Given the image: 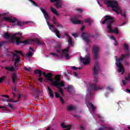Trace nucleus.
Masks as SVG:
<instances>
[{
	"label": "nucleus",
	"instance_id": "1",
	"mask_svg": "<svg viewBox=\"0 0 130 130\" xmlns=\"http://www.w3.org/2000/svg\"><path fill=\"white\" fill-rule=\"evenodd\" d=\"M105 19L104 21L102 22V24L104 25L105 23L107 22V26L108 29V31L109 33H115V34H119L118 32V28L115 27L114 29H112V25L113 24L115 20L114 19V17H112L109 15H106L104 17Z\"/></svg>",
	"mask_w": 130,
	"mask_h": 130
},
{
	"label": "nucleus",
	"instance_id": "2",
	"mask_svg": "<svg viewBox=\"0 0 130 130\" xmlns=\"http://www.w3.org/2000/svg\"><path fill=\"white\" fill-rule=\"evenodd\" d=\"M104 4L106 5H108L107 7L108 8H112L113 9V11L114 12H115L116 14H120L121 16H122L124 19L126 18V16L125 15V12H124L123 13H121V9H120V8L119 6H118V4H117V2L116 1H108L106 0L104 1Z\"/></svg>",
	"mask_w": 130,
	"mask_h": 130
},
{
	"label": "nucleus",
	"instance_id": "3",
	"mask_svg": "<svg viewBox=\"0 0 130 130\" xmlns=\"http://www.w3.org/2000/svg\"><path fill=\"white\" fill-rule=\"evenodd\" d=\"M36 43L38 45H43L44 43L43 42L40 41V40L37 38L32 39L31 40H25V41L22 42L21 41V38H16V44L18 45L20 43H23L25 45L27 44H32V43Z\"/></svg>",
	"mask_w": 130,
	"mask_h": 130
},
{
	"label": "nucleus",
	"instance_id": "4",
	"mask_svg": "<svg viewBox=\"0 0 130 130\" xmlns=\"http://www.w3.org/2000/svg\"><path fill=\"white\" fill-rule=\"evenodd\" d=\"M126 56H129V55L128 54H122L121 56L119 58L117 56H115V59L116 60V65L119 68L118 72H119V73H121L122 72L121 75H123L125 72L124 69H123V66L121 64V61H122L123 58H125Z\"/></svg>",
	"mask_w": 130,
	"mask_h": 130
},
{
	"label": "nucleus",
	"instance_id": "5",
	"mask_svg": "<svg viewBox=\"0 0 130 130\" xmlns=\"http://www.w3.org/2000/svg\"><path fill=\"white\" fill-rule=\"evenodd\" d=\"M3 20H6V21H8V22H10V23H12V24L17 23V26H18V27H20V28H22V27H23L24 25H25V24H28V23H29L28 21L24 22L23 21L18 20L17 18H11L10 17H3Z\"/></svg>",
	"mask_w": 130,
	"mask_h": 130
},
{
	"label": "nucleus",
	"instance_id": "6",
	"mask_svg": "<svg viewBox=\"0 0 130 130\" xmlns=\"http://www.w3.org/2000/svg\"><path fill=\"white\" fill-rule=\"evenodd\" d=\"M99 63L98 61H96L94 63V66L93 68V76H94V80L93 82L95 83L98 82V78L97 77V74H98V72H99Z\"/></svg>",
	"mask_w": 130,
	"mask_h": 130
},
{
	"label": "nucleus",
	"instance_id": "7",
	"mask_svg": "<svg viewBox=\"0 0 130 130\" xmlns=\"http://www.w3.org/2000/svg\"><path fill=\"white\" fill-rule=\"evenodd\" d=\"M47 24L51 31L53 33H55L56 36L58 38H60V32L54 28V26L52 24H50L48 21H47Z\"/></svg>",
	"mask_w": 130,
	"mask_h": 130
},
{
	"label": "nucleus",
	"instance_id": "8",
	"mask_svg": "<svg viewBox=\"0 0 130 130\" xmlns=\"http://www.w3.org/2000/svg\"><path fill=\"white\" fill-rule=\"evenodd\" d=\"M100 49V48H99V46H96L95 45H94L93 47H92V50L93 53V57L95 60L98 59V53L99 52Z\"/></svg>",
	"mask_w": 130,
	"mask_h": 130
},
{
	"label": "nucleus",
	"instance_id": "9",
	"mask_svg": "<svg viewBox=\"0 0 130 130\" xmlns=\"http://www.w3.org/2000/svg\"><path fill=\"white\" fill-rule=\"evenodd\" d=\"M81 37L82 39H83L84 41L86 42V43L91 42V40L89 39V38L91 37V34L89 33L83 32L81 35Z\"/></svg>",
	"mask_w": 130,
	"mask_h": 130
},
{
	"label": "nucleus",
	"instance_id": "10",
	"mask_svg": "<svg viewBox=\"0 0 130 130\" xmlns=\"http://www.w3.org/2000/svg\"><path fill=\"white\" fill-rule=\"evenodd\" d=\"M89 87L91 90H93L94 91H98V90H102L103 89V86L101 85L98 86L96 83H91Z\"/></svg>",
	"mask_w": 130,
	"mask_h": 130
},
{
	"label": "nucleus",
	"instance_id": "11",
	"mask_svg": "<svg viewBox=\"0 0 130 130\" xmlns=\"http://www.w3.org/2000/svg\"><path fill=\"white\" fill-rule=\"evenodd\" d=\"M43 75L46 79L47 81H50V82H52V83H53V82H54V80H53V79L52 78V76H53V74H52V73H48L46 74L45 72H44L43 73Z\"/></svg>",
	"mask_w": 130,
	"mask_h": 130
},
{
	"label": "nucleus",
	"instance_id": "12",
	"mask_svg": "<svg viewBox=\"0 0 130 130\" xmlns=\"http://www.w3.org/2000/svg\"><path fill=\"white\" fill-rule=\"evenodd\" d=\"M80 60L83 62L84 66L89 64L90 63V56L86 55L84 58L80 57Z\"/></svg>",
	"mask_w": 130,
	"mask_h": 130
},
{
	"label": "nucleus",
	"instance_id": "13",
	"mask_svg": "<svg viewBox=\"0 0 130 130\" xmlns=\"http://www.w3.org/2000/svg\"><path fill=\"white\" fill-rule=\"evenodd\" d=\"M51 3H55L54 4L55 7L57 9H59V8H61V4H62V2H61V0H50Z\"/></svg>",
	"mask_w": 130,
	"mask_h": 130
},
{
	"label": "nucleus",
	"instance_id": "14",
	"mask_svg": "<svg viewBox=\"0 0 130 130\" xmlns=\"http://www.w3.org/2000/svg\"><path fill=\"white\" fill-rule=\"evenodd\" d=\"M13 59L15 60L14 67H17V63L20 62V56L17 55V54L13 52L12 53Z\"/></svg>",
	"mask_w": 130,
	"mask_h": 130
},
{
	"label": "nucleus",
	"instance_id": "15",
	"mask_svg": "<svg viewBox=\"0 0 130 130\" xmlns=\"http://www.w3.org/2000/svg\"><path fill=\"white\" fill-rule=\"evenodd\" d=\"M52 85L55 87H57L58 88H60V87H64V83L61 81L60 82H57V81H53Z\"/></svg>",
	"mask_w": 130,
	"mask_h": 130
},
{
	"label": "nucleus",
	"instance_id": "16",
	"mask_svg": "<svg viewBox=\"0 0 130 130\" xmlns=\"http://www.w3.org/2000/svg\"><path fill=\"white\" fill-rule=\"evenodd\" d=\"M40 10L41 12L43 13L44 15V17L45 19L47 21V20H49L50 19V16H49V14L46 12L45 9H43L42 7H40Z\"/></svg>",
	"mask_w": 130,
	"mask_h": 130
},
{
	"label": "nucleus",
	"instance_id": "17",
	"mask_svg": "<svg viewBox=\"0 0 130 130\" xmlns=\"http://www.w3.org/2000/svg\"><path fill=\"white\" fill-rule=\"evenodd\" d=\"M69 49H70V46H69L67 48L64 49L62 51V53H63L64 54H66L65 55L66 59H69V58H70V55H69Z\"/></svg>",
	"mask_w": 130,
	"mask_h": 130
},
{
	"label": "nucleus",
	"instance_id": "18",
	"mask_svg": "<svg viewBox=\"0 0 130 130\" xmlns=\"http://www.w3.org/2000/svg\"><path fill=\"white\" fill-rule=\"evenodd\" d=\"M16 35H18L19 36H22V33L21 32H17L16 34L13 35V36H10V39L11 40H14L15 39L16 41H17V39L16 38H20V37H16Z\"/></svg>",
	"mask_w": 130,
	"mask_h": 130
},
{
	"label": "nucleus",
	"instance_id": "19",
	"mask_svg": "<svg viewBox=\"0 0 130 130\" xmlns=\"http://www.w3.org/2000/svg\"><path fill=\"white\" fill-rule=\"evenodd\" d=\"M12 82L14 85H16L17 83H16V81L18 80V77H17V74L15 73H13L12 75Z\"/></svg>",
	"mask_w": 130,
	"mask_h": 130
},
{
	"label": "nucleus",
	"instance_id": "20",
	"mask_svg": "<svg viewBox=\"0 0 130 130\" xmlns=\"http://www.w3.org/2000/svg\"><path fill=\"white\" fill-rule=\"evenodd\" d=\"M55 95L56 98H60V101L61 102V104H64V100H63V99L61 96H60V95L59 94L58 92H55Z\"/></svg>",
	"mask_w": 130,
	"mask_h": 130
},
{
	"label": "nucleus",
	"instance_id": "21",
	"mask_svg": "<svg viewBox=\"0 0 130 130\" xmlns=\"http://www.w3.org/2000/svg\"><path fill=\"white\" fill-rule=\"evenodd\" d=\"M2 69H4L5 70H6V71H9V72L15 71V68H14V66H11V67H4Z\"/></svg>",
	"mask_w": 130,
	"mask_h": 130
},
{
	"label": "nucleus",
	"instance_id": "22",
	"mask_svg": "<svg viewBox=\"0 0 130 130\" xmlns=\"http://www.w3.org/2000/svg\"><path fill=\"white\" fill-rule=\"evenodd\" d=\"M54 48L57 53H61V48L60 47V45H57L54 47Z\"/></svg>",
	"mask_w": 130,
	"mask_h": 130
},
{
	"label": "nucleus",
	"instance_id": "23",
	"mask_svg": "<svg viewBox=\"0 0 130 130\" xmlns=\"http://www.w3.org/2000/svg\"><path fill=\"white\" fill-rule=\"evenodd\" d=\"M48 90L49 92V95H50V97L53 99L54 97V94H53V91L51 88H50V86H48Z\"/></svg>",
	"mask_w": 130,
	"mask_h": 130
},
{
	"label": "nucleus",
	"instance_id": "24",
	"mask_svg": "<svg viewBox=\"0 0 130 130\" xmlns=\"http://www.w3.org/2000/svg\"><path fill=\"white\" fill-rule=\"evenodd\" d=\"M61 127H63V128H67L68 130H70L71 129V126H72L71 124H69L68 125H66L64 123H61Z\"/></svg>",
	"mask_w": 130,
	"mask_h": 130
},
{
	"label": "nucleus",
	"instance_id": "25",
	"mask_svg": "<svg viewBox=\"0 0 130 130\" xmlns=\"http://www.w3.org/2000/svg\"><path fill=\"white\" fill-rule=\"evenodd\" d=\"M71 21L73 24H83V21L79 20L72 19Z\"/></svg>",
	"mask_w": 130,
	"mask_h": 130
},
{
	"label": "nucleus",
	"instance_id": "26",
	"mask_svg": "<svg viewBox=\"0 0 130 130\" xmlns=\"http://www.w3.org/2000/svg\"><path fill=\"white\" fill-rule=\"evenodd\" d=\"M50 10L53 14L56 15V16H59V14H58V12H57V11L54 9V8H53L52 7H50Z\"/></svg>",
	"mask_w": 130,
	"mask_h": 130
},
{
	"label": "nucleus",
	"instance_id": "27",
	"mask_svg": "<svg viewBox=\"0 0 130 130\" xmlns=\"http://www.w3.org/2000/svg\"><path fill=\"white\" fill-rule=\"evenodd\" d=\"M5 39H10L11 38V35L9 34V32H5L3 36Z\"/></svg>",
	"mask_w": 130,
	"mask_h": 130
},
{
	"label": "nucleus",
	"instance_id": "28",
	"mask_svg": "<svg viewBox=\"0 0 130 130\" xmlns=\"http://www.w3.org/2000/svg\"><path fill=\"white\" fill-rule=\"evenodd\" d=\"M75 109H76V107H75V106H73L72 105L69 106L67 107L68 111H72V110H75Z\"/></svg>",
	"mask_w": 130,
	"mask_h": 130
},
{
	"label": "nucleus",
	"instance_id": "29",
	"mask_svg": "<svg viewBox=\"0 0 130 130\" xmlns=\"http://www.w3.org/2000/svg\"><path fill=\"white\" fill-rule=\"evenodd\" d=\"M0 109L1 111H10L9 109H7L6 106H0Z\"/></svg>",
	"mask_w": 130,
	"mask_h": 130
},
{
	"label": "nucleus",
	"instance_id": "30",
	"mask_svg": "<svg viewBox=\"0 0 130 130\" xmlns=\"http://www.w3.org/2000/svg\"><path fill=\"white\" fill-rule=\"evenodd\" d=\"M55 81H54V82H57V83H58V82L60 81V75H56L55 76Z\"/></svg>",
	"mask_w": 130,
	"mask_h": 130
},
{
	"label": "nucleus",
	"instance_id": "31",
	"mask_svg": "<svg viewBox=\"0 0 130 130\" xmlns=\"http://www.w3.org/2000/svg\"><path fill=\"white\" fill-rule=\"evenodd\" d=\"M72 88H73V86L69 85L67 87H64V89H65V90H68V92H69V93H70L71 92L70 90H71V89H72Z\"/></svg>",
	"mask_w": 130,
	"mask_h": 130
},
{
	"label": "nucleus",
	"instance_id": "32",
	"mask_svg": "<svg viewBox=\"0 0 130 130\" xmlns=\"http://www.w3.org/2000/svg\"><path fill=\"white\" fill-rule=\"evenodd\" d=\"M84 22L85 23H88L89 25H91L92 21L91 20V19H90V18H88L86 19H84Z\"/></svg>",
	"mask_w": 130,
	"mask_h": 130
},
{
	"label": "nucleus",
	"instance_id": "33",
	"mask_svg": "<svg viewBox=\"0 0 130 130\" xmlns=\"http://www.w3.org/2000/svg\"><path fill=\"white\" fill-rule=\"evenodd\" d=\"M52 22L54 23V25H56V24H58V22H57V20H56V18H55V17H53Z\"/></svg>",
	"mask_w": 130,
	"mask_h": 130
},
{
	"label": "nucleus",
	"instance_id": "34",
	"mask_svg": "<svg viewBox=\"0 0 130 130\" xmlns=\"http://www.w3.org/2000/svg\"><path fill=\"white\" fill-rule=\"evenodd\" d=\"M68 43L70 45H72L73 44V40L72 39V38H71V37H69L68 39Z\"/></svg>",
	"mask_w": 130,
	"mask_h": 130
},
{
	"label": "nucleus",
	"instance_id": "35",
	"mask_svg": "<svg viewBox=\"0 0 130 130\" xmlns=\"http://www.w3.org/2000/svg\"><path fill=\"white\" fill-rule=\"evenodd\" d=\"M123 47H124V49H125V50H126V51H128V50H129V48H128V46L126 44H124L123 45Z\"/></svg>",
	"mask_w": 130,
	"mask_h": 130
},
{
	"label": "nucleus",
	"instance_id": "36",
	"mask_svg": "<svg viewBox=\"0 0 130 130\" xmlns=\"http://www.w3.org/2000/svg\"><path fill=\"white\" fill-rule=\"evenodd\" d=\"M101 127H100L99 128V130H103L105 129V128H108V127L107 126H105L104 125L101 124Z\"/></svg>",
	"mask_w": 130,
	"mask_h": 130
},
{
	"label": "nucleus",
	"instance_id": "37",
	"mask_svg": "<svg viewBox=\"0 0 130 130\" xmlns=\"http://www.w3.org/2000/svg\"><path fill=\"white\" fill-rule=\"evenodd\" d=\"M58 90H59V92H60L61 96H64V94L63 93V90H62V89H61V88H59Z\"/></svg>",
	"mask_w": 130,
	"mask_h": 130
},
{
	"label": "nucleus",
	"instance_id": "38",
	"mask_svg": "<svg viewBox=\"0 0 130 130\" xmlns=\"http://www.w3.org/2000/svg\"><path fill=\"white\" fill-rule=\"evenodd\" d=\"M42 71H41V70H39V69H38V70H35V74H40V73H41Z\"/></svg>",
	"mask_w": 130,
	"mask_h": 130
},
{
	"label": "nucleus",
	"instance_id": "39",
	"mask_svg": "<svg viewBox=\"0 0 130 130\" xmlns=\"http://www.w3.org/2000/svg\"><path fill=\"white\" fill-rule=\"evenodd\" d=\"M50 54L54 57H58V55L56 53H50Z\"/></svg>",
	"mask_w": 130,
	"mask_h": 130
},
{
	"label": "nucleus",
	"instance_id": "40",
	"mask_svg": "<svg viewBox=\"0 0 130 130\" xmlns=\"http://www.w3.org/2000/svg\"><path fill=\"white\" fill-rule=\"evenodd\" d=\"M89 105L90 107H91L92 110H95V109H96V108L94 106V105L92 103H89Z\"/></svg>",
	"mask_w": 130,
	"mask_h": 130
},
{
	"label": "nucleus",
	"instance_id": "41",
	"mask_svg": "<svg viewBox=\"0 0 130 130\" xmlns=\"http://www.w3.org/2000/svg\"><path fill=\"white\" fill-rule=\"evenodd\" d=\"M71 68L72 70H74V71H77V70H81L80 68H77L75 66H72V67H71Z\"/></svg>",
	"mask_w": 130,
	"mask_h": 130
},
{
	"label": "nucleus",
	"instance_id": "42",
	"mask_svg": "<svg viewBox=\"0 0 130 130\" xmlns=\"http://www.w3.org/2000/svg\"><path fill=\"white\" fill-rule=\"evenodd\" d=\"M14 52H16L17 54H20V55H23V53L22 51H18V50H15Z\"/></svg>",
	"mask_w": 130,
	"mask_h": 130
},
{
	"label": "nucleus",
	"instance_id": "43",
	"mask_svg": "<svg viewBox=\"0 0 130 130\" xmlns=\"http://www.w3.org/2000/svg\"><path fill=\"white\" fill-rule=\"evenodd\" d=\"M24 69L25 71H26V72H31L30 68H27V67H24Z\"/></svg>",
	"mask_w": 130,
	"mask_h": 130
},
{
	"label": "nucleus",
	"instance_id": "44",
	"mask_svg": "<svg viewBox=\"0 0 130 130\" xmlns=\"http://www.w3.org/2000/svg\"><path fill=\"white\" fill-rule=\"evenodd\" d=\"M33 53H32V52L31 51H29L27 54H26V56H28V57H29V56H32V54Z\"/></svg>",
	"mask_w": 130,
	"mask_h": 130
},
{
	"label": "nucleus",
	"instance_id": "45",
	"mask_svg": "<svg viewBox=\"0 0 130 130\" xmlns=\"http://www.w3.org/2000/svg\"><path fill=\"white\" fill-rule=\"evenodd\" d=\"M88 93H87V95L89 96V97H92L93 96V93L92 92L88 90Z\"/></svg>",
	"mask_w": 130,
	"mask_h": 130
},
{
	"label": "nucleus",
	"instance_id": "46",
	"mask_svg": "<svg viewBox=\"0 0 130 130\" xmlns=\"http://www.w3.org/2000/svg\"><path fill=\"white\" fill-rule=\"evenodd\" d=\"M56 25H57L56 27L57 28H60V29L63 27L62 25L60 23H58V24H56Z\"/></svg>",
	"mask_w": 130,
	"mask_h": 130
},
{
	"label": "nucleus",
	"instance_id": "47",
	"mask_svg": "<svg viewBox=\"0 0 130 130\" xmlns=\"http://www.w3.org/2000/svg\"><path fill=\"white\" fill-rule=\"evenodd\" d=\"M76 11L79 13H83V9L82 8L76 9Z\"/></svg>",
	"mask_w": 130,
	"mask_h": 130
},
{
	"label": "nucleus",
	"instance_id": "48",
	"mask_svg": "<svg viewBox=\"0 0 130 130\" xmlns=\"http://www.w3.org/2000/svg\"><path fill=\"white\" fill-rule=\"evenodd\" d=\"M6 79V76H4L2 77H1L0 78V83H2V82H3V81H4V80H5Z\"/></svg>",
	"mask_w": 130,
	"mask_h": 130
},
{
	"label": "nucleus",
	"instance_id": "49",
	"mask_svg": "<svg viewBox=\"0 0 130 130\" xmlns=\"http://www.w3.org/2000/svg\"><path fill=\"white\" fill-rule=\"evenodd\" d=\"M8 106H9V107H10V108H11V109H13V108H14V106H13V105L8 103Z\"/></svg>",
	"mask_w": 130,
	"mask_h": 130
},
{
	"label": "nucleus",
	"instance_id": "50",
	"mask_svg": "<svg viewBox=\"0 0 130 130\" xmlns=\"http://www.w3.org/2000/svg\"><path fill=\"white\" fill-rule=\"evenodd\" d=\"M7 42L6 41H3V42H0V47H2V46H3L4 45V44H5V43H6Z\"/></svg>",
	"mask_w": 130,
	"mask_h": 130
},
{
	"label": "nucleus",
	"instance_id": "51",
	"mask_svg": "<svg viewBox=\"0 0 130 130\" xmlns=\"http://www.w3.org/2000/svg\"><path fill=\"white\" fill-rule=\"evenodd\" d=\"M2 97H5V98H8V99H10V96L8 95H2Z\"/></svg>",
	"mask_w": 130,
	"mask_h": 130
},
{
	"label": "nucleus",
	"instance_id": "52",
	"mask_svg": "<svg viewBox=\"0 0 130 130\" xmlns=\"http://www.w3.org/2000/svg\"><path fill=\"white\" fill-rule=\"evenodd\" d=\"M39 81L40 82V83H42V81H43V78L42 77H39L38 79Z\"/></svg>",
	"mask_w": 130,
	"mask_h": 130
},
{
	"label": "nucleus",
	"instance_id": "53",
	"mask_svg": "<svg viewBox=\"0 0 130 130\" xmlns=\"http://www.w3.org/2000/svg\"><path fill=\"white\" fill-rule=\"evenodd\" d=\"M129 79H130V77L128 75L127 76V77H125V80H126V81L129 80Z\"/></svg>",
	"mask_w": 130,
	"mask_h": 130
},
{
	"label": "nucleus",
	"instance_id": "54",
	"mask_svg": "<svg viewBox=\"0 0 130 130\" xmlns=\"http://www.w3.org/2000/svg\"><path fill=\"white\" fill-rule=\"evenodd\" d=\"M21 96H22V95H21V94H20V93H18V100L20 99Z\"/></svg>",
	"mask_w": 130,
	"mask_h": 130
},
{
	"label": "nucleus",
	"instance_id": "55",
	"mask_svg": "<svg viewBox=\"0 0 130 130\" xmlns=\"http://www.w3.org/2000/svg\"><path fill=\"white\" fill-rule=\"evenodd\" d=\"M12 90H13V91H15V92H17V87H14L12 88Z\"/></svg>",
	"mask_w": 130,
	"mask_h": 130
},
{
	"label": "nucleus",
	"instance_id": "56",
	"mask_svg": "<svg viewBox=\"0 0 130 130\" xmlns=\"http://www.w3.org/2000/svg\"><path fill=\"white\" fill-rule=\"evenodd\" d=\"M74 117H76V118H80L81 116L78 115H74Z\"/></svg>",
	"mask_w": 130,
	"mask_h": 130
},
{
	"label": "nucleus",
	"instance_id": "57",
	"mask_svg": "<svg viewBox=\"0 0 130 130\" xmlns=\"http://www.w3.org/2000/svg\"><path fill=\"white\" fill-rule=\"evenodd\" d=\"M122 82L123 83V85H126V82L124 80H122Z\"/></svg>",
	"mask_w": 130,
	"mask_h": 130
},
{
	"label": "nucleus",
	"instance_id": "58",
	"mask_svg": "<svg viewBox=\"0 0 130 130\" xmlns=\"http://www.w3.org/2000/svg\"><path fill=\"white\" fill-rule=\"evenodd\" d=\"M13 99H10V100H7V102H13Z\"/></svg>",
	"mask_w": 130,
	"mask_h": 130
},
{
	"label": "nucleus",
	"instance_id": "59",
	"mask_svg": "<svg viewBox=\"0 0 130 130\" xmlns=\"http://www.w3.org/2000/svg\"><path fill=\"white\" fill-rule=\"evenodd\" d=\"M85 25H83L81 28V31L84 30V29H85Z\"/></svg>",
	"mask_w": 130,
	"mask_h": 130
},
{
	"label": "nucleus",
	"instance_id": "60",
	"mask_svg": "<svg viewBox=\"0 0 130 130\" xmlns=\"http://www.w3.org/2000/svg\"><path fill=\"white\" fill-rule=\"evenodd\" d=\"M111 39H112V40H115H115H115V38H114V37H113V36L111 37Z\"/></svg>",
	"mask_w": 130,
	"mask_h": 130
},
{
	"label": "nucleus",
	"instance_id": "61",
	"mask_svg": "<svg viewBox=\"0 0 130 130\" xmlns=\"http://www.w3.org/2000/svg\"><path fill=\"white\" fill-rule=\"evenodd\" d=\"M42 71L41 72H40V73H39V78H41V76H42Z\"/></svg>",
	"mask_w": 130,
	"mask_h": 130
},
{
	"label": "nucleus",
	"instance_id": "62",
	"mask_svg": "<svg viewBox=\"0 0 130 130\" xmlns=\"http://www.w3.org/2000/svg\"><path fill=\"white\" fill-rule=\"evenodd\" d=\"M12 94L14 97H16L17 95L15 94V92H12Z\"/></svg>",
	"mask_w": 130,
	"mask_h": 130
},
{
	"label": "nucleus",
	"instance_id": "63",
	"mask_svg": "<svg viewBox=\"0 0 130 130\" xmlns=\"http://www.w3.org/2000/svg\"><path fill=\"white\" fill-rule=\"evenodd\" d=\"M114 45H115V46H117V40L115 41Z\"/></svg>",
	"mask_w": 130,
	"mask_h": 130
},
{
	"label": "nucleus",
	"instance_id": "64",
	"mask_svg": "<svg viewBox=\"0 0 130 130\" xmlns=\"http://www.w3.org/2000/svg\"><path fill=\"white\" fill-rule=\"evenodd\" d=\"M80 129H81V130H84V129H85V128L84 127V126H80Z\"/></svg>",
	"mask_w": 130,
	"mask_h": 130
}]
</instances>
